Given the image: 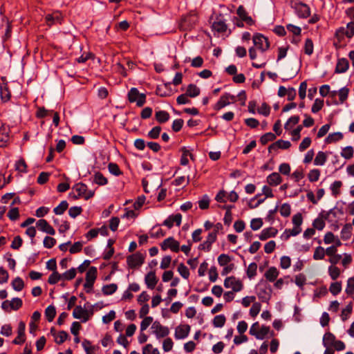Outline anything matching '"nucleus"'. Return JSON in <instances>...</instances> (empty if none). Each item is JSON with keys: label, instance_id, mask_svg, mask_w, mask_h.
Returning a JSON list of instances; mask_svg holds the SVG:
<instances>
[{"label": "nucleus", "instance_id": "774afa93", "mask_svg": "<svg viewBox=\"0 0 354 354\" xmlns=\"http://www.w3.org/2000/svg\"><path fill=\"white\" fill-rule=\"evenodd\" d=\"M142 354H160L157 348H153L150 344H147L143 347Z\"/></svg>", "mask_w": 354, "mask_h": 354}, {"label": "nucleus", "instance_id": "6ab92c4d", "mask_svg": "<svg viewBox=\"0 0 354 354\" xmlns=\"http://www.w3.org/2000/svg\"><path fill=\"white\" fill-rule=\"evenodd\" d=\"M279 272L277 268L272 266L265 272L264 277L266 281L274 282L278 277Z\"/></svg>", "mask_w": 354, "mask_h": 354}, {"label": "nucleus", "instance_id": "473e14b6", "mask_svg": "<svg viewBox=\"0 0 354 354\" xmlns=\"http://www.w3.org/2000/svg\"><path fill=\"white\" fill-rule=\"evenodd\" d=\"M226 318L224 315H218L214 317L212 324L216 328H221L225 325Z\"/></svg>", "mask_w": 354, "mask_h": 354}, {"label": "nucleus", "instance_id": "9b49d317", "mask_svg": "<svg viewBox=\"0 0 354 354\" xmlns=\"http://www.w3.org/2000/svg\"><path fill=\"white\" fill-rule=\"evenodd\" d=\"M93 315V311L91 313L87 310L84 309L81 306H77L73 312V316L75 319H82V322H86L91 315Z\"/></svg>", "mask_w": 354, "mask_h": 354}, {"label": "nucleus", "instance_id": "4468645a", "mask_svg": "<svg viewBox=\"0 0 354 354\" xmlns=\"http://www.w3.org/2000/svg\"><path fill=\"white\" fill-rule=\"evenodd\" d=\"M25 328H26V325H25L24 322H20L19 323L18 329H17V336L12 341V343L14 344H21L25 342V340H26V339H25Z\"/></svg>", "mask_w": 354, "mask_h": 354}, {"label": "nucleus", "instance_id": "a18cd8bd", "mask_svg": "<svg viewBox=\"0 0 354 354\" xmlns=\"http://www.w3.org/2000/svg\"><path fill=\"white\" fill-rule=\"evenodd\" d=\"M349 89L346 87H343L338 91V95L339 103H344L348 98Z\"/></svg>", "mask_w": 354, "mask_h": 354}, {"label": "nucleus", "instance_id": "7ed1b4c3", "mask_svg": "<svg viewBox=\"0 0 354 354\" xmlns=\"http://www.w3.org/2000/svg\"><path fill=\"white\" fill-rule=\"evenodd\" d=\"M128 100L136 102L138 107L142 106L146 102V95L140 93L137 88L133 87L128 92Z\"/></svg>", "mask_w": 354, "mask_h": 354}, {"label": "nucleus", "instance_id": "f257e3e1", "mask_svg": "<svg viewBox=\"0 0 354 354\" xmlns=\"http://www.w3.org/2000/svg\"><path fill=\"white\" fill-rule=\"evenodd\" d=\"M256 292L262 302L268 303L271 298L272 290L265 279H261L256 286Z\"/></svg>", "mask_w": 354, "mask_h": 354}, {"label": "nucleus", "instance_id": "13d9d810", "mask_svg": "<svg viewBox=\"0 0 354 354\" xmlns=\"http://www.w3.org/2000/svg\"><path fill=\"white\" fill-rule=\"evenodd\" d=\"M22 304V300L20 298L15 297L10 301L9 306L11 309L17 310L21 307Z\"/></svg>", "mask_w": 354, "mask_h": 354}, {"label": "nucleus", "instance_id": "4d7b16f0", "mask_svg": "<svg viewBox=\"0 0 354 354\" xmlns=\"http://www.w3.org/2000/svg\"><path fill=\"white\" fill-rule=\"evenodd\" d=\"M348 295H353L354 293V277H350L347 280L346 288L345 290Z\"/></svg>", "mask_w": 354, "mask_h": 354}, {"label": "nucleus", "instance_id": "0eeeda50", "mask_svg": "<svg viewBox=\"0 0 354 354\" xmlns=\"http://www.w3.org/2000/svg\"><path fill=\"white\" fill-rule=\"evenodd\" d=\"M224 286L226 288H232L233 292H239L243 289V285L240 279L231 276L224 280Z\"/></svg>", "mask_w": 354, "mask_h": 354}, {"label": "nucleus", "instance_id": "58836bf2", "mask_svg": "<svg viewBox=\"0 0 354 354\" xmlns=\"http://www.w3.org/2000/svg\"><path fill=\"white\" fill-rule=\"evenodd\" d=\"M325 250L322 246H318L315 248L314 254H313V259L315 260H322L325 257Z\"/></svg>", "mask_w": 354, "mask_h": 354}, {"label": "nucleus", "instance_id": "aec40b11", "mask_svg": "<svg viewBox=\"0 0 354 354\" xmlns=\"http://www.w3.org/2000/svg\"><path fill=\"white\" fill-rule=\"evenodd\" d=\"M337 341L335 336L330 332H327L324 335L322 344L325 348L332 347Z\"/></svg>", "mask_w": 354, "mask_h": 354}, {"label": "nucleus", "instance_id": "5fc2aeb1", "mask_svg": "<svg viewBox=\"0 0 354 354\" xmlns=\"http://www.w3.org/2000/svg\"><path fill=\"white\" fill-rule=\"evenodd\" d=\"M75 276L76 270L74 268H71L62 274V279L64 280H72L75 277Z\"/></svg>", "mask_w": 354, "mask_h": 354}, {"label": "nucleus", "instance_id": "6e6d98bb", "mask_svg": "<svg viewBox=\"0 0 354 354\" xmlns=\"http://www.w3.org/2000/svg\"><path fill=\"white\" fill-rule=\"evenodd\" d=\"M261 305L259 302H254L250 309V315L252 317H255L261 311Z\"/></svg>", "mask_w": 354, "mask_h": 354}, {"label": "nucleus", "instance_id": "c03bdc74", "mask_svg": "<svg viewBox=\"0 0 354 354\" xmlns=\"http://www.w3.org/2000/svg\"><path fill=\"white\" fill-rule=\"evenodd\" d=\"M162 128L160 126H156L148 132L147 136L151 139H157L160 136Z\"/></svg>", "mask_w": 354, "mask_h": 354}, {"label": "nucleus", "instance_id": "e433bc0d", "mask_svg": "<svg viewBox=\"0 0 354 354\" xmlns=\"http://www.w3.org/2000/svg\"><path fill=\"white\" fill-rule=\"evenodd\" d=\"M329 290L333 295H337L342 290V282L336 281L332 283L329 287Z\"/></svg>", "mask_w": 354, "mask_h": 354}, {"label": "nucleus", "instance_id": "f704fd0d", "mask_svg": "<svg viewBox=\"0 0 354 354\" xmlns=\"http://www.w3.org/2000/svg\"><path fill=\"white\" fill-rule=\"evenodd\" d=\"M118 289L115 283L105 285L102 287V291L104 295H110L113 294Z\"/></svg>", "mask_w": 354, "mask_h": 354}, {"label": "nucleus", "instance_id": "3c124183", "mask_svg": "<svg viewBox=\"0 0 354 354\" xmlns=\"http://www.w3.org/2000/svg\"><path fill=\"white\" fill-rule=\"evenodd\" d=\"M68 337V333L64 330H62L59 331L57 335L55 337V341L57 344H62L67 339Z\"/></svg>", "mask_w": 354, "mask_h": 354}, {"label": "nucleus", "instance_id": "a211bd4d", "mask_svg": "<svg viewBox=\"0 0 354 354\" xmlns=\"http://www.w3.org/2000/svg\"><path fill=\"white\" fill-rule=\"evenodd\" d=\"M278 230L273 227H270L263 229L259 236V238L261 241H266L270 237H274L277 234Z\"/></svg>", "mask_w": 354, "mask_h": 354}, {"label": "nucleus", "instance_id": "864d4df0", "mask_svg": "<svg viewBox=\"0 0 354 354\" xmlns=\"http://www.w3.org/2000/svg\"><path fill=\"white\" fill-rule=\"evenodd\" d=\"M257 265L256 263H251L247 269L246 273L250 279L253 278L257 274Z\"/></svg>", "mask_w": 354, "mask_h": 354}, {"label": "nucleus", "instance_id": "5701e85b", "mask_svg": "<svg viewBox=\"0 0 354 354\" xmlns=\"http://www.w3.org/2000/svg\"><path fill=\"white\" fill-rule=\"evenodd\" d=\"M155 118L160 124H162L169 120L170 115L169 113L166 111H158L156 112Z\"/></svg>", "mask_w": 354, "mask_h": 354}, {"label": "nucleus", "instance_id": "f03ea898", "mask_svg": "<svg viewBox=\"0 0 354 354\" xmlns=\"http://www.w3.org/2000/svg\"><path fill=\"white\" fill-rule=\"evenodd\" d=\"M289 5L295 10L299 18H307L310 15L309 6L297 0H290Z\"/></svg>", "mask_w": 354, "mask_h": 354}, {"label": "nucleus", "instance_id": "cd10ccee", "mask_svg": "<svg viewBox=\"0 0 354 354\" xmlns=\"http://www.w3.org/2000/svg\"><path fill=\"white\" fill-rule=\"evenodd\" d=\"M342 186V182L340 180H335L330 185V189L331 190L332 195L334 197H337L340 194V188Z\"/></svg>", "mask_w": 354, "mask_h": 354}, {"label": "nucleus", "instance_id": "c756f323", "mask_svg": "<svg viewBox=\"0 0 354 354\" xmlns=\"http://www.w3.org/2000/svg\"><path fill=\"white\" fill-rule=\"evenodd\" d=\"M327 160V156L323 151H319L314 159V164L315 165L322 166L325 164Z\"/></svg>", "mask_w": 354, "mask_h": 354}, {"label": "nucleus", "instance_id": "a19ab883", "mask_svg": "<svg viewBox=\"0 0 354 354\" xmlns=\"http://www.w3.org/2000/svg\"><path fill=\"white\" fill-rule=\"evenodd\" d=\"M314 45L311 39L308 38L305 41L304 53L308 55H311L313 53Z\"/></svg>", "mask_w": 354, "mask_h": 354}, {"label": "nucleus", "instance_id": "79ce46f5", "mask_svg": "<svg viewBox=\"0 0 354 354\" xmlns=\"http://www.w3.org/2000/svg\"><path fill=\"white\" fill-rule=\"evenodd\" d=\"M320 176V171L318 169H311L308 174V178L310 182H316L319 180Z\"/></svg>", "mask_w": 354, "mask_h": 354}, {"label": "nucleus", "instance_id": "ddd939ff", "mask_svg": "<svg viewBox=\"0 0 354 354\" xmlns=\"http://www.w3.org/2000/svg\"><path fill=\"white\" fill-rule=\"evenodd\" d=\"M190 326L188 324L180 325L176 328L175 338L181 339L186 338L190 332Z\"/></svg>", "mask_w": 354, "mask_h": 354}, {"label": "nucleus", "instance_id": "7c9ffc66", "mask_svg": "<svg viewBox=\"0 0 354 354\" xmlns=\"http://www.w3.org/2000/svg\"><path fill=\"white\" fill-rule=\"evenodd\" d=\"M56 315L55 307L53 305L48 306L45 310V316L46 319L50 322H52Z\"/></svg>", "mask_w": 354, "mask_h": 354}, {"label": "nucleus", "instance_id": "2f4dec72", "mask_svg": "<svg viewBox=\"0 0 354 354\" xmlns=\"http://www.w3.org/2000/svg\"><path fill=\"white\" fill-rule=\"evenodd\" d=\"M93 182L98 185L102 186L108 183V180L102 173L97 171L94 174Z\"/></svg>", "mask_w": 354, "mask_h": 354}, {"label": "nucleus", "instance_id": "0e129e2a", "mask_svg": "<svg viewBox=\"0 0 354 354\" xmlns=\"http://www.w3.org/2000/svg\"><path fill=\"white\" fill-rule=\"evenodd\" d=\"M263 225V221L261 218H253L250 222V227L253 230H259Z\"/></svg>", "mask_w": 354, "mask_h": 354}, {"label": "nucleus", "instance_id": "69168bd1", "mask_svg": "<svg viewBox=\"0 0 354 354\" xmlns=\"http://www.w3.org/2000/svg\"><path fill=\"white\" fill-rule=\"evenodd\" d=\"M10 92L8 90V88L5 86H1V100L3 101V102H7L10 100Z\"/></svg>", "mask_w": 354, "mask_h": 354}, {"label": "nucleus", "instance_id": "6e6552de", "mask_svg": "<svg viewBox=\"0 0 354 354\" xmlns=\"http://www.w3.org/2000/svg\"><path fill=\"white\" fill-rule=\"evenodd\" d=\"M254 45L262 52L267 50L269 48L270 44L268 39L263 35L257 33L252 38Z\"/></svg>", "mask_w": 354, "mask_h": 354}, {"label": "nucleus", "instance_id": "de8ad7c7", "mask_svg": "<svg viewBox=\"0 0 354 354\" xmlns=\"http://www.w3.org/2000/svg\"><path fill=\"white\" fill-rule=\"evenodd\" d=\"M61 279H62V274H60L57 271H55L49 276L48 282V283L53 285L57 283Z\"/></svg>", "mask_w": 354, "mask_h": 354}, {"label": "nucleus", "instance_id": "2eb2a0df", "mask_svg": "<svg viewBox=\"0 0 354 354\" xmlns=\"http://www.w3.org/2000/svg\"><path fill=\"white\" fill-rule=\"evenodd\" d=\"M158 281V279L157 278L154 271H150L145 275V282L147 287L149 289H151V290L154 289Z\"/></svg>", "mask_w": 354, "mask_h": 354}, {"label": "nucleus", "instance_id": "423d86ee", "mask_svg": "<svg viewBox=\"0 0 354 354\" xmlns=\"http://www.w3.org/2000/svg\"><path fill=\"white\" fill-rule=\"evenodd\" d=\"M151 329L158 339L165 337L169 333V328L162 326L158 321H155L152 324Z\"/></svg>", "mask_w": 354, "mask_h": 354}, {"label": "nucleus", "instance_id": "393cba45", "mask_svg": "<svg viewBox=\"0 0 354 354\" xmlns=\"http://www.w3.org/2000/svg\"><path fill=\"white\" fill-rule=\"evenodd\" d=\"M343 138V134L341 132L330 133L325 139L327 144L333 143L341 140Z\"/></svg>", "mask_w": 354, "mask_h": 354}, {"label": "nucleus", "instance_id": "c85d7f7f", "mask_svg": "<svg viewBox=\"0 0 354 354\" xmlns=\"http://www.w3.org/2000/svg\"><path fill=\"white\" fill-rule=\"evenodd\" d=\"M46 20L48 26H52L55 23H61V17L59 13H53L52 15H47Z\"/></svg>", "mask_w": 354, "mask_h": 354}, {"label": "nucleus", "instance_id": "49530a36", "mask_svg": "<svg viewBox=\"0 0 354 354\" xmlns=\"http://www.w3.org/2000/svg\"><path fill=\"white\" fill-rule=\"evenodd\" d=\"M353 148L351 146L344 147L342 152L341 156L345 159H351L353 156Z\"/></svg>", "mask_w": 354, "mask_h": 354}, {"label": "nucleus", "instance_id": "39448f33", "mask_svg": "<svg viewBox=\"0 0 354 354\" xmlns=\"http://www.w3.org/2000/svg\"><path fill=\"white\" fill-rule=\"evenodd\" d=\"M73 189L78 194L77 196H74L75 199L82 196L84 197L86 200H88L92 198L94 195V192L91 190L87 191V186L82 183L75 184Z\"/></svg>", "mask_w": 354, "mask_h": 354}, {"label": "nucleus", "instance_id": "b1692460", "mask_svg": "<svg viewBox=\"0 0 354 354\" xmlns=\"http://www.w3.org/2000/svg\"><path fill=\"white\" fill-rule=\"evenodd\" d=\"M201 90L200 88L194 84H190L188 85L186 94L190 97H195L200 95Z\"/></svg>", "mask_w": 354, "mask_h": 354}, {"label": "nucleus", "instance_id": "8fccbe9b", "mask_svg": "<svg viewBox=\"0 0 354 354\" xmlns=\"http://www.w3.org/2000/svg\"><path fill=\"white\" fill-rule=\"evenodd\" d=\"M15 169L20 171L27 172V165L24 158H20L15 164Z\"/></svg>", "mask_w": 354, "mask_h": 354}, {"label": "nucleus", "instance_id": "a878e982", "mask_svg": "<svg viewBox=\"0 0 354 354\" xmlns=\"http://www.w3.org/2000/svg\"><path fill=\"white\" fill-rule=\"evenodd\" d=\"M97 270L95 267H90L86 274V281L88 282L95 283L97 277Z\"/></svg>", "mask_w": 354, "mask_h": 354}, {"label": "nucleus", "instance_id": "e2e57ef3", "mask_svg": "<svg viewBox=\"0 0 354 354\" xmlns=\"http://www.w3.org/2000/svg\"><path fill=\"white\" fill-rule=\"evenodd\" d=\"M231 261V258L229 255L221 254L218 257V263L221 266H227Z\"/></svg>", "mask_w": 354, "mask_h": 354}, {"label": "nucleus", "instance_id": "20e7f679", "mask_svg": "<svg viewBox=\"0 0 354 354\" xmlns=\"http://www.w3.org/2000/svg\"><path fill=\"white\" fill-rule=\"evenodd\" d=\"M236 101V97L235 95H231L229 93H225L220 97L218 102L215 104L214 106V109L216 111L221 110L226 106L234 103Z\"/></svg>", "mask_w": 354, "mask_h": 354}, {"label": "nucleus", "instance_id": "37998d69", "mask_svg": "<svg viewBox=\"0 0 354 354\" xmlns=\"http://www.w3.org/2000/svg\"><path fill=\"white\" fill-rule=\"evenodd\" d=\"M328 274L333 280H335L340 275V270L337 266H330L328 268Z\"/></svg>", "mask_w": 354, "mask_h": 354}, {"label": "nucleus", "instance_id": "1a4fd4ad", "mask_svg": "<svg viewBox=\"0 0 354 354\" xmlns=\"http://www.w3.org/2000/svg\"><path fill=\"white\" fill-rule=\"evenodd\" d=\"M160 248L163 251L170 249L172 252H178L180 250V243L174 237L170 236L161 243Z\"/></svg>", "mask_w": 354, "mask_h": 354}, {"label": "nucleus", "instance_id": "603ef678", "mask_svg": "<svg viewBox=\"0 0 354 354\" xmlns=\"http://www.w3.org/2000/svg\"><path fill=\"white\" fill-rule=\"evenodd\" d=\"M178 272L185 279H187L189 277V271L188 268L183 263H180L178 267Z\"/></svg>", "mask_w": 354, "mask_h": 354}, {"label": "nucleus", "instance_id": "f3484780", "mask_svg": "<svg viewBox=\"0 0 354 354\" xmlns=\"http://www.w3.org/2000/svg\"><path fill=\"white\" fill-rule=\"evenodd\" d=\"M181 221L182 215L178 213L169 216L167 219L164 221L162 225L170 229L173 227L174 223L177 226H180L181 224Z\"/></svg>", "mask_w": 354, "mask_h": 354}, {"label": "nucleus", "instance_id": "412c9836", "mask_svg": "<svg viewBox=\"0 0 354 354\" xmlns=\"http://www.w3.org/2000/svg\"><path fill=\"white\" fill-rule=\"evenodd\" d=\"M348 61L346 58L339 59L335 67V73H345L348 70Z\"/></svg>", "mask_w": 354, "mask_h": 354}, {"label": "nucleus", "instance_id": "09e8293b", "mask_svg": "<svg viewBox=\"0 0 354 354\" xmlns=\"http://www.w3.org/2000/svg\"><path fill=\"white\" fill-rule=\"evenodd\" d=\"M324 106V100L317 98L315 99L314 104L312 106L311 111L313 113L319 112Z\"/></svg>", "mask_w": 354, "mask_h": 354}, {"label": "nucleus", "instance_id": "338daca9", "mask_svg": "<svg viewBox=\"0 0 354 354\" xmlns=\"http://www.w3.org/2000/svg\"><path fill=\"white\" fill-rule=\"evenodd\" d=\"M11 221H16L19 217V209L17 207L11 208L7 214Z\"/></svg>", "mask_w": 354, "mask_h": 354}, {"label": "nucleus", "instance_id": "f8f14e48", "mask_svg": "<svg viewBox=\"0 0 354 354\" xmlns=\"http://www.w3.org/2000/svg\"><path fill=\"white\" fill-rule=\"evenodd\" d=\"M212 28L217 32L222 33L227 30V26L225 21L223 19L221 14L216 16L215 21L212 23Z\"/></svg>", "mask_w": 354, "mask_h": 354}, {"label": "nucleus", "instance_id": "052dcab7", "mask_svg": "<svg viewBox=\"0 0 354 354\" xmlns=\"http://www.w3.org/2000/svg\"><path fill=\"white\" fill-rule=\"evenodd\" d=\"M313 226L315 230H322L325 227V222L319 216L313 221Z\"/></svg>", "mask_w": 354, "mask_h": 354}, {"label": "nucleus", "instance_id": "dca6fc26", "mask_svg": "<svg viewBox=\"0 0 354 354\" xmlns=\"http://www.w3.org/2000/svg\"><path fill=\"white\" fill-rule=\"evenodd\" d=\"M36 225L38 229L50 235H54L55 234L54 228L45 219H39L37 222Z\"/></svg>", "mask_w": 354, "mask_h": 354}, {"label": "nucleus", "instance_id": "ea45409f", "mask_svg": "<svg viewBox=\"0 0 354 354\" xmlns=\"http://www.w3.org/2000/svg\"><path fill=\"white\" fill-rule=\"evenodd\" d=\"M276 136L272 132H268L263 134L261 138L260 142L263 145H266L268 142L273 141L275 140Z\"/></svg>", "mask_w": 354, "mask_h": 354}, {"label": "nucleus", "instance_id": "9d476101", "mask_svg": "<svg viewBox=\"0 0 354 354\" xmlns=\"http://www.w3.org/2000/svg\"><path fill=\"white\" fill-rule=\"evenodd\" d=\"M145 261V257L140 252H136L127 257V263L129 268H135L140 266Z\"/></svg>", "mask_w": 354, "mask_h": 354}, {"label": "nucleus", "instance_id": "bb28decb", "mask_svg": "<svg viewBox=\"0 0 354 354\" xmlns=\"http://www.w3.org/2000/svg\"><path fill=\"white\" fill-rule=\"evenodd\" d=\"M352 229V225L351 224H346L342 229L341 238L343 240L349 239L351 236Z\"/></svg>", "mask_w": 354, "mask_h": 354}, {"label": "nucleus", "instance_id": "c9c22d12", "mask_svg": "<svg viewBox=\"0 0 354 354\" xmlns=\"http://www.w3.org/2000/svg\"><path fill=\"white\" fill-rule=\"evenodd\" d=\"M12 286L15 290L21 291L24 287V281L21 277H17L12 281Z\"/></svg>", "mask_w": 354, "mask_h": 354}, {"label": "nucleus", "instance_id": "bf43d9fd", "mask_svg": "<svg viewBox=\"0 0 354 354\" xmlns=\"http://www.w3.org/2000/svg\"><path fill=\"white\" fill-rule=\"evenodd\" d=\"M270 333V327L266 326H262L257 334V339H263L266 336Z\"/></svg>", "mask_w": 354, "mask_h": 354}, {"label": "nucleus", "instance_id": "72a5a7b5", "mask_svg": "<svg viewBox=\"0 0 354 354\" xmlns=\"http://www.w3.org/2000/svg\"><path fill=\"white\" fill-rule=\"evenodd\" d=\"M68 203L66 201H62L58 206L54 208L53 212L57 215H62L68 209Z\"/></svg>", "mask_w": 354, "mask_h": 354}, {"label": "nucleus", "instance_id": "4c0bfd02", "mask_svg": "<svg viewBox=\"0 0 354 354\" xmlns=\"http://www.w3.org/2000/svg\"><path fill=\"white\" fill-rule=\"evenodd\" d=\"M9 139L8 133L6 132V129H0V147L6 146Z\"/></svg>", "mask_w": 354, "mask_h": 354}, {"label": "nucleus", "instance_id": "4be33fe9", "mask_svg": "<svg viewBox=\"0 0 354 354\" xmlns=\"http://www.w3.org/2000/svg\"><path fill=\"white\" fill-rule=\"evenodd\" d=\"M282 182V178L277 172H273L267 177V183L270 186H277Z\"/></svg>", "mask_w": 354, "mask_h": 354}, {"label": "nucleus", "instance_id": "680f3d73", "mask_svg": "<svg viewBox=\"0 0 354 354\" xmlns=\"http://www.w3.org/2000/svg\"><path fill=\"white\" fill-rule=\"evenodd\" d=\"M109 171L111 174L118 176H120L122 172L116 163L110 162L108 165Z\"/></svg>", "mask_w": 354, "mask_h": 354}]
</instances>
